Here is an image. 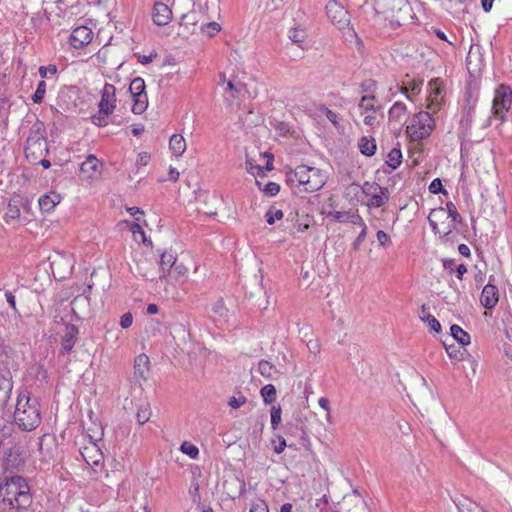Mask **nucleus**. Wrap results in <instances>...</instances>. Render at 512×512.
<instances>
[{"label":"nucleus","mask_w":512,"mask_h":512,"mask_svg":"<svg viewBox=\"0 0 512 512\" xmlns=\"http://www.w3.org/2000/svg\"><path fill=\"white\" fill-rule=\"evenodd\" d=\"M445 211L447 212L448 217H450L452 219V222L454 224L462 222L461 215L458 213L455 204L451 201L447 202L445 207H439L438 209L433 210V212H437V213H444Z\"/></svg>","instance_id":"7c9ffc66"},{"label":"nucleus","mask_w":512,"mask_h":512,"mask_svg":"<svg viewBox=\"0 0 512 512\" xmlns=\"http://www.w3.org/2000/svg\"><path fill=\"white\" fill-rule=\"evenodd\" d=\"M152 411L149 403L142 404L138 407L136 419L139 425H143L151 418Z\"/></svg>","instance_id":"473e14b6"},{"label":"nucleus","mask_w":512,"mask_h":512,"mask_svg":"<svg viewBox=\"0 0 512 512\" xmlns=\"http://www.w3.org/2000/svg\"><path fill=\"white\" fill-rule=\"evenodd\" d=\"M260 394L265 404H272L276 400V388L272 384L263 386L260 390Z\"/></svg>","instance_id":"72a5a7b5"},{"label":"nucleus","mask_w":512,"mask_h":512,"mask_svg":"<svg viewBox=\"0 0 512 512\" xmlns=\"http://www.w3.org/2000/svg\"><path fill=\"white\" fill-rule=\"evenodd\" d=\"M359 149H360V152L365 155V156H373L376 152V141L373 137H366V136H363L360 140H359Z\"/></svg>","instance_id":"c85d7f7f"},{"label":"nucleus","mask_w":512,"mask_h":512,"mask_svg":"<svg viewBox=\"0 0 512 512\" xmlns=\"http://www.w3.org/2000/svg\"><path fill=\"white\" fill-rule=\"evenodd\" d=\"M435 121L432 115L427 111L416 113L409 125L406 127V133L412 141H420L429 137L434 130Z\"/></svg>","instance_id":"7ed1b4c3"},{"label":"nucleus","mask_w":512,"mask_h":512,"mask_svg":"<svg viewBox=\"0 0 512 512\" xmlns=\"http://www.w3.org/2000/svg\"><path fill=\"white\" fill-rule=\"evenodd\" d=\"M145 81L141 77L134 78L129 86V92L133 99L132 112L142 114L148 107V96L146 94Z\"/></svg>","instance_id":"423d86ee"},{"label":"nucleus","mask_w":512,"mask_h":512,"mask_svg":"<svg viewBox=\"0 0 512 512\" xmlns=\"http://www.w3.org/2000/svg\"><path fill=\"white\" fill-rule=\"evenodd\" d=\"M109 116L110 115L102 114L101 110L99 109L98 113L91 117V120H92L93 124H95L99 127H104V126L108 125V117Z\"/></svg>","instance_id":"864d4df0"},{"label":"nucleus","mask_w":512,"mask_h":512,"mask_svg":"<svg viewBox=\"0 0 512 512\" xmlns=\"http://www.w3.org/2000/svg\"><path fill=\"white\" fill-rule=\"evenodd\" d=\"M385 187L380 186L376 182H364L361 186L362 192L365 196L371 198L373 194L379 193V191L384 190Z\"/></svg>","instance_id":"4c0bfd02"},{"label":"nucleus","mask_w":512,"mask_h":512,"mask_svg":"<svg viewBox=\"0 0 512 512\" xmlns=\"http://www.w3.org/2000/svg\"><path fill=\"white\" fill-rule=\"evenodd\" d=\"M12 388L13 382L10 371L0 372V404H5L8 401Z\"/></svg>","instance_id":"6ab92c4d"},{"label":"nucleus","mask_w":512,"mask_h":512,"mask_svg":"<svg viewBox=\"0 0 512 512\" xmlns=\"http://www.w3.org/2000/svg\"><path fill=\"white\" fill-rule=\"evenodd\" d=\"M276 438L278 440V445L274 446V452L276 454H281L287 447V443L282 435H276ZM288 447H292V445H288Z\"/></svg>","instance_id":"69168bd1"},{"label":"nucleus","mask_w":512,"mask_h":512,"mask_svg":"<svg viewBox=\"0 0 512 512\" xmlns=\"http://www.w3.org/2000/svg\"><path fill=\"white\" fill-rule=\"evenodd\" d=\"M347 222H350L354 225H359L360 227H362V229L364 228V226H366L363 218L358 213L351 212Z\"/></svg>","instance_id":"774afa93"},{"label":"nucleus","mask_w":512,"mask_h":512,"mask_svg":"<svg viewBox=\"0 0 512 512\" xmlns=\"http://www.w3.org/2000/svg\"><path fill=\"white\" fill-rule=\"evenodd\" d=\"M258 371L265 378L271 379L273 378V372L275 371V367L272 363L267 360H260L258 363Z\"/></svg>","instance_id":"e433bc0d"},{"label":"nucleus","mask_w":512,"mask_h":512,"mask_svg":"<svg viewBox=\"0 0 512 512\" xmlns=\"http://www.w3.org/2000/svg\"><path fill=\"white\" fill-rule=\"evenodd\" d=\"M245 165L247 171L253 175H260L263 172V168L255 164L254 160L248 156L246 157Z\"/></svg>","instance_id":"de8ad7c7"},{"label":"nucleus","mask_w":512,"mask_h":512,"mask_svg":"<svg viewBox=\"0 0 512 512\" xmlns=\"http://www.w3.org/2000/svg\"><path fill=\"white\" fill-rule=\"evenodd\" d=\"M250 512H269V508L266 501L257 498L252 502Z\"/></svg>","instance_id":"09e8293b"},{"label":"nucleus","mask_w":512,"mask_h":512,"mask_svg":"<svg viewBox=\"0 0 512 512\" xmlns=\"http://www.w3.org/2000/svg\"><path fill=\"white\" fill-rule=\"evenodd\" d=\"M39 452L45 461L55 459L58 454V444L54 435L44 434L39 438Z\"/></svg>","instance_id":"f8f14e48"},{"label":"nucleus","mask_w":512,"mask_h":512,"mask_svg":"<svg viewBox=\"0 0 512 512\" xmlns=\"http://www.w3.org/2000/svg\"><path fill=\"white\" fill-rule=\"evenodd\" d=\"M197 23L196 13L194 11L185 13L181 17L180 25H195Z\"/></svg>","instance_id":"052dcab7"},{"label":"nucleus","mask_w":512,"mask_h":512,"mask_svg":"<svg viewBox=\"0 0 512 512\" xmlns=\"http://www.w3.org/2000/svg\"><path fill=\"white\" fill-rule=\"evenodd\" d=\"M100 165L99 160L96 158V156L90 154L86 157V160L81 163L80 165V171L82 174H84L87 178H93L95 173L98 170V167Z\"/></svg>","instance_id":"412c9836"},{"label":"nucleus","mask_w":512,"mask_h":512,"mask_svg":"<svg viewBox=\"0 0 512 512\" xmlns=\"http://www.w3.org/2000/svg\"><path fill=\"white\" fill-rule=\"evenodd\" d=\"M271 428L277 430L282 422V409L280 404L273 405L270 410Z\"/></svg>","instance_id":"f704fd0d"},{"label":"nucleus","mask_w":512,"mask_h":512,"mask_svg":"<svg viewBox=\"0 0 512 512\" xmlns=\"http://www.w3.org/2000/svg\"><path fill=\"white\" fill-rule=\"evenodd\" d=\"M201 30L212 37L221 30V26L217 22L212 21L202 25Z\"/></svg>","instance_id":"8fccbe9b"},{"label":"nucleus","mask_w":512,"mask_h":512,"mask_svg":"<svg viewBox=\"0 0 512 512\" xmlns=\"http://www.w3.org/2000/svg\"><path fill=\"white\" fill-rule=\"evenodd\" d=\"M444 346H445L448 356L451 359L456 360V361L463 360L465 351H462L459 347L455 346L454 344H446L444 342Z\"/></svg>","instance_id":"ea45409f"},{"label":"nucleus","mask_w":512,"mask_h":512,"mask_svg":"<svg viewBox=\"0 0 512 512\" xmlns=\"http://www.w3.org/2000/svg\"><path fill=\"white\" fill-rule=\"evenodd\" d=\"M176 263V257L172 253L163 252L160 257L159 265L165 275L166 272H169Z\"/></svg>","instance_id":"2f4dec72"},{"label":"nucleus","mask_w":512,"mask_h":512,"mask_svg":"<svg viewBox=\"0 0 512 512\" xmlns=\"http://www.w3.org/2000/svg\"><path fill=\"white\" fill-rule=\"evenodd\" d=\"M60 196L58 194H44L39 200V207L43 212H50L54 209V207L59 203Z\"/></svg>","instance_id":"393cba45"},{"label":"nucleus","mask_w":512,"mask_h":512,"mask_svg":"<svg viewBox=\"0 0 512 512\" xmlns=\"http://www.w3.org/2000/svg\"><path fill=\"white\" fill-rule=\"evenodd\" d=\"M247 402V398L243 395L239 397L232 396L229 398L228 404L231 408L237 409L243 406Z\"/></svg>","instance_id":"13d9d810"},{"label":"nucleus","mask_w":512,"mask_h":512,"mask_svg":"<svg viewBox=\"0 0 512 512\" xmlns=\"http://www.w3.org/2000/svg\"><path fill=\"white\" fill-rule=\"evenodd\" d=\"M390 199L389 189L386 187L384 190L379 191L377 194H373L368 199L366 205L368 208H380L383 207Z\"/></svg>","instance_id":"5701e85b"},{"label":"nucleus","mask_w":512,"mask_h":512,"mask_svg":"<svg viewBox=\"0 0 512 512\" xmlns=\"http://www.w3.org/2000/svg\"><path fill=\"white\" fill-rule=\"evenodd\" d=\"M283 216L284 213L282 210L277 209L274 206H271L265 214V219L269 225H272L275 223L276 220H281Z\"/></svg>","instance_id":"58836bf2"},{"label":"nucleus","mask_w":512,"mask_h":512,"mask_svg":"<svg viewBox=\"0 0 512 512\" xmlns=\"http://www.w3.org/2000/svg\"><path fill=\"white\" fill-rule=\"evenodd\" d=\"M169 147H170L172 153L175 156L179 157L186 150V141L182 135L174 134L170 138Z\"/></svg>","instance_id":"a878e982"},{"label":"nucleus","mask_w":512,"mask_h":512,"mask_svg":"<svg viewBox=\"0 0 512 512\" xmlns=\"http://www.w3.org/2000/svg\"><path fill=\"white\" fill-rule=\"evenodd\" d=\"M149 358L145 354L138 355L134 361V378L138 381H145L147 379V373Z\"/></svg>","instance_id":"a211bd4d"},{"label":"nucleus","mask_w":512,"mask_h":512,"mask_svg":"<svg viewBox=\"0 0 512 512\" xmlns=\"http://www.w3.org/2000/svg\"><path fill=\"white\" fill-rule=\"evenodd\" d=\"M456 506L459 512H487L478 503L469 498L460 499Z\"/></svg>","instance_id":"bb28decb"},{"label":"nucleus","mask_w":512,"mask_h":512,"mask_svg":"<svg viewBox=\"0 0 512 512\" xmlns=\"http://www.w3.org/2000/svg\"><path fill=\"white\" fill-rule=\"evenodd\" d=\"M305 32L300 29H292L289 32V38L293 43H302L305 40Z\"/></svg>","instance_id":"5fc2aeb1"},{"label":"nucleus","mask_w":512,"mask_h":512,"mask_svg":"<svg viewBox=\"0 0 512 512\" xmlns=\"http://www.w3.org/2000/svg\"><path fill=\"white\" fill-rule=\"evenodd\" d=\"M42 421L38 398L31 397L26 389L19 391L14 411V422L22 431L36 429Z\"/></svg>","instance_id":"f257e3e1"},{"label":"nucleus","mask_w":512,"mask_h":512,"mask_svg":"<svg viewBox=\"0 0 512 512\" xmlns=\"http://www.w3.org/2000/svg\"><path fill=\"white\" fill-rule=\"evenodd\" d=\"M133 323V315L130 312L123 314L120 318V326L123 329L129 328Z\"/></svg>","instance_id":"338daca9"},{"label":"nucleus","mask_w":512,"mask_h":512,"mask_svg":"<svg viewBox=\"0 0 512 512\" xmlns=\"http://www.w3.org/2000/svg\"><path fill=\"white\" fill-rule=\"evenodd\" d=\"M350 211H332L328 213V217L338 222H347L350 217Z\"/></svg>","instance_id":"6e6d98bb"},{"label":"nucleus","mask_w":512,"mask_h":512,"mask_svg":"<svg viewBox=\"0 0 512 512\" xmlns=\"http://www.w3.org/2000/svg\"><path fill=\"white\" fill-rule=\"evenodd\" d=\"M367 235V226H364V228L361 230L359 235L356 237V239L353 242V249L358 250L361 246V244L365 241Z\"/></svg>","instance_id":"0e129e2a"},{"label":"nucleus","mask_w":512,"mask_h":512,"mask_svg":"<svg viewBox=\"0 0 512 512\" xmlns=\"http://www.w3.org/2000/svg\"><path fill=\"white\" fill-rule=\"evenodd\" d=\"M93 39V31L87 26H78L70 34L69 43L75 49H81Z\"/></svg>","instance_id":"ddd939ff"},{"label":"nucleus","mask_w":512,"mask_h":512,"mask_svg":"<svg viewBox=\"0 0 512 512\" xmlns=\"http://www.w3.org/2000/svg\"><path fill=\"white\" fill-rule=\"evenodd\" d=\"M212 309L213 312L219 316H226L227 314V308L225 307L224 301L222 299L217 300Z\"/></svg>","instance_id":"e2e57ef3"},{"label":"nucleus","mask_w":512,"mask_h":512,"mask_svg":"<svg viewBox=\"0 0 512 512\" xmlns=\"http://www.w3.org/2000/svg\"><path fill=\"white\" fill-rule=\"evenodd\" d=\"M450 334L453 340H456L462 346L470 344V335L459 325L453 324L450 327Z\"/></svg>","instance_id":"cd10ccee"},{"label":"nucleus","mask_w":512,"mask_h":512,"mask_svg":"<svg viewBox=\"0 0 512 512\" xmlns=\"http://www.w3.org/2000/svg\"><path fill=\"white\" fill-rule=\"evenodd\" d=\"M153 22L158 26H165L172 19V10L162 2H156L152 11Z\"/></svg>","instance_id":"2eb2a0df"},{"label":"nucleus","mask_w":512,"mask_h":512,"mask_svg":"<svg viewBox=\"0 0 512 512\" xmlns=\"http://www.w3.org/2000/svg\"><path fill=\"white\" fill-rule=\"evenodd\" d=\"M498 300L499 293L497 287L491 283L485 285L480 296V302L483 307L491 310L497 305Z\"/></svg>","instance_id":"dca6fc26"},{"label":"nucleus","mask_w":512,"mask_h":512,"mask_svg":"<svg viewBox=\"0 0 512 512\" xmlns=\"http://www.w3.org/2000/svg\"><path fill=\"white\" fill-rule=\"evenodd\" d=\"M304 192L312 193L320 190L326 183V177L320 169L312 167L307 177Z\"/></svg>","instance_id":"4468645a"},{"label":"nucleus","mask_w":512,"mask_h":512,"mask_svg":"<svg viewBox=\"0 0 512 512\" xmlns=\"http://www.w3.org/2000/svg\"><path fill=\"white\" fill-rule=\"evenodd\" d=\"M0 500L10 508L27 509L32 504L30 486L22 476L5 478L0 483Z\"/></svg>","instance_id":"f03ea898"},{"label":"nucleus","mask_w":512,"mask_h":512,"mask_svg":"<svg viewBox=\"0 0 512 512\" xmlns=\"http://www.w3.org/2000/svg\"><path fill=\"white\" fill-rule=\"evenodd\" d=\"M402 161V152L399 148H393L388 153V160L386 164L392 169H396L400 166Z\"/></svg>","instance_id":"c9c22d12"},{"label":"nucleus","mask_w":512,"mask_h":512,"mask_svg":"<svg viewBox=\"0 0 512 512\" xmlns=\"http://www.w3.org/2000/svg\"><path fill=\"white\" fill-rule=\"evenodd\" d=\"M419 318L427 322L430 329L433 330L436 333H439L441 331V324L440 322L429 313V307H427L425 304H423L419 311Z\"/></svg>","instance_id":"b1692460"},{"label":"nucleus","mask_w":512,"mask_h":512,"mask_svg":"<svg viewBox=\"0 0 512 512\" xmlns=\"http://www.w3.org/2000/svg\"><path fill=\"white\" fill-rule=\"evenodd\" d=\"M327 15L331 18L334 24L339 26L347 22V11H345L342 7L337 6L336 4L327 6Z\"/></svg>","instance_id":"4be33fe9"},{"label":"nucleus","mask_w":512,"mask_h":512,"mask_svg":"<svg viewBox=\"0 0 512 512\" xmlns=\"http://www.w3.org/2000/svg\"><path fill=\"white\" fill-rule=\"evenodd\" d=\"M38 72L42 78H46L48 74L55 75L57 73V67L52 64L48 66H40Z\"/></svg>","instance_id":"680f3d73"},{"label":"nucleus","mask_w":512,"mask_h":512,"mask_svg":"<svg viewBox=\"0 0 512 512\" xmlns=\"http://www.w3.org/2000/svg\"><path fill=\"white\" fill-rule=\"evenodd\" d=\"M388 118L390 123L402 126L407 118V107L403 102H395L389 109Z\"/></svg>","instance_id":"f3484780"},{"label":"nucleus","mask_w":512,"mask_h":512,"mask_svg":"<svg viewBox=\"0 0 512 512\" xmlns=\"http://www.w3.org/2000/svg\"><path fill=\"white\" fill-rule=\"evenodd\" d=\"M5 298H6V301L7 303L9 304V306L11 307L13 313L15 315H20V312L16 306V298H15V295L11 292V291H6L5 292Z\"/></svg>","instance_id":"bf43d9fd"},{"label":"nucleus","mask_w":512,"mask_h":512,"mask_svg":"<svg viewBox=\"0 0 512 512\" xmlns=\"http://www.w3.org/2000/svg\"><path fill=\"white\" fill-rule=\"evenodd\" d=\"M131 232L136 236L137 234H139L142 238V242L145 244V245H152V242L150 240H148L146 238V235H145V232L144 230L142 229V227L140 226V224L138 223H134L132 224L131 226Z\"/></svg>","instance_id":"4d7b16f0"},{"label":"nucleus","mask_w":512,"mask_h":512,"mask_svg":"<svg viewBox=\"0 0 512 512\" xmlns=\"http://www.w3.org/2000/svg\"><path fill=\"white\" fill-rule=\"evenodd\" d=\"M429 192L432 194H447V191L444 189L442 185V181L439 178H435L429 185Z\"/></svg>","instance_id":"3c124183"},{"label":"nucleus","mask_w":512,"mask_h":512,"mask_svg":"<svg viewBox=\"0 0 512 512\" xmlns=\"http://www.w3.org/2000/svg\"><path fill=\"white\" fill-rule=\"evenodd\" d=\"M375 101L374 95H364L361 98L359 106L364 109L365 112L372 111L376 112L377 108L374 106L373 102Z\"/></svg>","instance_id":"37998d69"},{"label":"nucleus","mask_w":512,"mask_h":512,"mask_svg":"<svg viewBox=\"0 0 512 512\" xmlns=\"http://www.w3.org/2000/svg\"><path fill=\"white\" fill-rule=\"evenodd\" d=\"M257 185L260 190H262L267 196H275L280 191V185L276 182H268L264 185V187H261V183L257 181Z\"/></svg>","instance_id":"a19ab883"},{"label":"nucleus","mask_w":512,"mask_h":512,"mask_svg":"<svg viewBox=\"0 0 512 512\" xmlns=\"http://www.w3.org/2000/svg\"><path fill=\"white\" fill-rule=\"evenodd\" d=\"M311 168L312 167L306 165L297 166L293 172L288 174V180H296L298 182V187H301V191L304 192L305 184L308 182L306 180L311 171Z\"/></svg>","instance_id":"aec40b11"},{"label":"nucleus","mask_w":512,"mask_h":512,"mask_svg":"<svg viewBox=\"0 0 512 512\" xmlns=\"http://www.w3.org/2000/svg\"><path fill=\"white\" fill-rule=\"evenodd\" d=\"M78 334L79 329L76 325L69 323L65 324V329L60 339V355L65 356L72 352L78 340Z\"/></svg>","instance_id":"9d476101"},{"label":"nucleus","mask_w":512,"mask_h":512,"mask_svg":"<svg viewBox=\"0 0 512 512\" xmlns=\"http://www.w3.org/2000/svg\"><path fill=\"white\" fill-rule=\"evenodd\" d=\"M181 451L192 459H196L199 455V449L194 444L188 442H184L181 445Z\"/></svg>","instance_id":"a18cd8bd"},{"label":"nucleus","mask_w":512,"mask_h":512,"mask_svg":"<svg viewBox=\"0 0 512 512\" xmlns=\"http://www.w3.org/2000/svg\"><path fill=\"white\" fill-rule=\"evenodd\" d=\"M314 223L313 216L309 214H302L296 213V219H295V227L298 232L304 233L306 232L310 226Z\"/></svg>","instance_id":"c756f323"},{"label":"nucleus","mask_w":512,"mask_h":512,"mask_svg":"<svg viewBox=\"0 0 512 512\" xmlns=\"http://www.w3.org/2000/svg\"><path fill=\"white\" fill-rule=\"evenodd\" d=\"M45 132L38 129H33L30 131V134L26 140L25 153L26 156L30 155L35 156L37 153L42 155V152L48 153L47 142L45 138Z\"/></svg>","instance_id":"6e6552de"},{"label":"nucleus","mask_w":512,"mask_h":512,"mask_svg":"<svg viewBox=\"0 0 512 512\" xmlns=\"http://www.w3.org/2000/svg\"><path fill=\"white\" fill-rule=\"evenodd\" d=\"M244 89L245 85L241 82L235 83L232 80L227 82V91L231 93L233 98L238 97Z\"/></svg>","instance_id":"c03bdc74"},{"label":"nucleus","mask_w":512,"mask_h":512,"mask_svg":"<svg viewBox=\"0 0 512 512\" xmlns=\"http://www.w3.org/2000/svg\"><path fill=\"white\" fill-rule=\"evenodd\" d=\"M98 108L102 114L111 115L116 108V88L110 83H105L101 91V99Z\"/></svg>","instance_id":"9b49d317"},{"label":"nucleus","mask_w":512,"mask_h":512,"mask_svg":"<svg viewBox=\"0 0 512 512\" xmlns=\"http://www.w3.org/2000/svg\"><path fill=\"white\" fill-rule=\"evenodd\" d=\"M376 88H377V83L373 79H366L360 85L361 92L367 93L370 95H373V93L376 91Z\"/></svg>","instance_id":"49530a36"},{"label":"nucleus","mask_w":512,"mask_h":512,"mask_svg":"<svg viewBox=\"0 0 512 512\" xmlns=\"http://www.w3.org/2000/svg\"><path fill=\"white\" fill-rule=\"evenodd\" d=\"M428 88V109L432 110L433 112H437L441 107V103L444 97V82L441 78H434L429 81Z\"/></svg>","instance_id":"1a4fd4ad"},{"label":"nucleus","mask_w":512,"mask_h":512,"mask_svg":"<svg viewBox=\"0 0 512 512\" xmlns=\"http://www.w3.org/2000/svg\"><path fill=\"white\" fill-rule=\"evenodd\" d=\"M46 82L44 80H41L36 88V91L32 95V101L36 104H40L45 96L46 93Z\"/></svg>","instance_id":"79ce46f5"},{"label":"nucleus","mask_w":512,"mask_h":512,"mask_svg":"<svg viewBox=\"0 0 512 512\" xmlns=\"http://www.w3.org/2000/svg\"><path fill=\"white\" fill-rule=\"evenodd\" d=\"M512 104V90L507 85H500L495 91L492 112L502 122L505 120V113L509 111Z\"/></svg>","instance_id":"0eeeda50"},{"label":"nucleus","mask_w":512,"mask_h":512,"mask_svg":"<svg viewBox=\"0 0 512 512\" xmlns=\"http://www.w3.org/2000/svg\"><path fill=\"white\" fill-rule=\"evenodd\" d=\"M377 241L379 243V246L387 248L392 245V241L389 237V235L384 232L383 230H379L376 234Z\"/></svg>","instance_id":"603ef678"},{"label":"nucleus","mask_w":512,"mask_h":512,"mask_svg":"<svg viewBox=\"0 0 512 512\" xmlns=\"http://www.w3.org/2000/svg\"><path fill=\"white\" fill-rule=\"evenodd\" d=\"M378 13H382L392 19L397 25H401L411 11L408 0H375Z\"/></svg>","instance_id":"20e7f679"},{"label":"nucleus","mask_w":512,"mask_h":512,"mask_svg":"<svg viewBox=\"0 0 512 512\" xmlns=\"http://www.w3.org/2000/svg\"><path fill=\"white\" fill-rule=\"evenodd\" d=\"M26 206H29V200L27 197L17 195L10 198L3 216L4 222L8 225L27 224L28 219L26 217L21 216V208H26Z\"/></svg>","instance_id":"39448f33"}]
</instances>
